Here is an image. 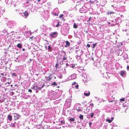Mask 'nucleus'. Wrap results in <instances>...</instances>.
Returning <instances> with one entry per match:
<instances>
[{
	"label": "nucleus",
	"instance_id": "obj_10",
	"mask_svg": "<svg viewBox=\"0 0 129 129\" xmlns=\"http://www.w3.org/2000/svg\"><path fill=\"white\" fill-rule=\"evenodd\" d=\"M106 121L108 122L109 123H110L112 122V120H111L110 119H109L108 118H107L106 119Z\"/></svg>",
	"mask_w": 129,
	"mask_h": 129
},
{
	"label": "nucleus",
	"instance_id": "obj_55",
	"mask_svg": "<svg viewBox=\"0 0 129 129\" xmlns=\"http://www.w3.org/2000/svg\"><path fill=\"white\" fill-rule=\"evenodd\" d=\"M105 129H106V127L105 128Z\"/></svg>",
	"mask_w": 129,
	"mask_h": 129
},
{
	"label": "nucleus",
	"instance_id": "obj_16",
	"mask_svg": "<svg viewBox=\"0 0 129 129\" xmlns=\"http://www.w3.org/2000/svg\"><path fill=\"white\" fill-rule=\"evenodd\" d=\"M104 76L106 78H107V77H109V76L107 74V73H106L105 74Z\"/></svg>",
	"mask_w": 129,
	"mask_h": 129
},
{
	"label": "nucleus",
	"instance_id": "obj_46",
	"mask_svg": "<svg viewBox=\"0 0 129 129\" xmlns=\"http://www.w3.org/2000/svg\"><path fill=\"white\" fill-rule=\"evenodd\" d=\"M63 52L65 54H66V52L64 51H63Z\"/></svg>",
	"mask_w": 129,
	"mask_h": 129
},
{
	"label": "nucleus",
	"instance_id": "obj_37",
	"mask_svg": "<svg viewBox=\"0 0 129 129\" xmlns=\"http://www.w3.org/2000/svg\"><path fill=\"white\" fill-rule=\"evenodd\" d=\"M114 119V118L113 117H112L111 118V120H112V121L113 120V119Z\"/></svg>",
	"mask_w": 129,
	"mask_h": 129
},
{
	"label": "nucleus",
	"instance_id": "obj_25",
	"mask_svg": "<svg viewBox=\"0 0 129 129\" xmlns=\"http://www.w3.org/2000/svg\"><path fill=\"white\" fill-rule=\"evenodd\" d=\"M59 65L57 63H56L55 65V67L56 68H58V67Z\"/></svg>",
	"mask_w": 129,
	"mask_h": 129
},
{
	"label": "nucleus",
	"instance_id": "obj_21",
	"mask_svg": "<svg viewBox=\"0 0 129 129\" xmlns=\"http://www.w3.org/2000/svg\"><path fill=\"white\" fill-rule=\"evenodd\" d=\"M79 118L80 119H83V116L82 115H80L79 116Z\"/></svg>",
	"mask_w": 129,
	"mask_h": 129
},
{
	"label": "nucleus",
	"instance_id": "obj_44",
	"mask_svg": "<svg viewBox=\"0 0 129 129\" xmlns=\"http://www.w3.org/2000/svg\"><path fill=\"white\" fill-rule=\"evenodd\" d=\"M51 79V78H49V80H50Z\"/></svg>",
	"mask_w": 129,
	"mask_h": 129
},
{
	"label": "nucleus",
	"instance_id": "obj_14",
	"mask_svg": "<svg viewBox=\"0 0 129 129\" xmlns=\"http://www.w3.org/2000/svg\"><path fill=\"white\" fill-rule=\"evenodd\" d=\"M11 75L13 77H15L16 76H17V75L15 73H11Z\"/></svg>",
	"mask_w": 129,
	"mask_h": 129
},
{
	"label": "nucleus",
	"instance_id": "obj_1",
	"mask_svg": "<svg viewBox=\"0 0 129 129\" xmlns=\"http://www.w3.org/2000/svg\"><path fill=\"white\" fill-rule=\"evenodd\" d=\"M76 74H74L70 76L68 78L69 80H72L76 79Z\"/></svg>",
	"mask_w": 129,
	"mask_h": 129
},
{
	"label": "nucleus",
	"instance_id": "obj_29",
	"mask_svg": "<svg viewBox=\"0 0 129 129\" xmlns=\"http://www.w3.org/2000/svg\"><path fill=\"white\" fill-rule=\"evenodd\" d=\"M28 91L29 92H32L31 90L30 89H29Z\"/></svg>",
	"mask_w": 129,
	"mask_h": 129
},
{
	"label": "nucleus",
	"instance_id": "obj_6",
	"mask_svg": "<svg viewBox=\"0 0 129 129\" xmlns=\"http://www.w3.org/2000/svg\"><path fill=\"white\" fill-rule=\"evenodd\" d=\"M126 72L124 71H121L120 72V75L122 76H123L125 75Z\"/></svg>",
	"mask_w": 129,
	"mask_h": 129
},
{
	"label": "nucleus",
	"instance_id": "obj_51",
	"mask_svg": "<svg viewBox=\"0 0 129 129\" xmlns=\"http://www.w3.org/2000/svg\"><path fill=\"white\" fill-rule=\"evenodd\" d=\"M111 6H112V7H113V5H112Z\"/></svg>",
	"mask_w": 129,
	"mask_h": 129
},
{
	"label": "nucleus",
	"instance_id": "obj_43",
	"mask_svg": "<svg viewBox=\"0 0 129 129\" xmlns=\"http://www.w3.org/2000/svg\"><path fill=\"white\" fill-rule=\"evenodd\" d=\"M109 102H113V101H109Z\"/></svg>",
	"mask_w": 129,
	"mask_h": 129
},
{
	"label": "nucleus",
	"instance_id": "obj_42",
	"mask_svg": "<svg viewBox=\"0 0 129 129\" xmlns=\"http://www.w3.org/2000/svg\"><path fill=\"white\" fill-rule=\"evenodd\" d=\"M1 75H2V76H3L4 75V74L3 73H2L1 74Z\"/></svg>",
	"mask_w": 129,
	"mask_h": 129
},
{
	"label": "nucleus",
	"instance_id": "obj_2",
	"mask_svg": "<svg viewBox=\"0 0 129 129\" xmlns=\"http://www.w3.org/2000/svg\"><path fill=\"white\" fill-rule=\"evenodd\" d=\"M85 7L83 6L82 8L80 9V11L81 13H85L87 12V10L84 9Z\"/></svg>",
	"mask_w": 129,
	"mask_h": 129
},
{
	"label": "nucleus",
	"instance_id": "obj_41",
	"mask_svg": "<svg viewBox=\"0 0 129 129\" xmlns=\"http://www.w3.org/2000/svg\"><path fill=\"white\" fill-rule=\"evenodd\" d=\"M44 85H43L41 87H40V88H41L43 87L44 86Z\"/></svg>",
	"mask_w": 129,
	"mask_h": 129
},
{
	"label": "nucleus",
	"instance_id": "obj_40",
	"mask_svg": "<svg viewBox=\"0 0 129 129\" xmlns=\"http://www.w3.org/2000/svg\"><path fill=\"white\" fill-rule=\"evenodd\" d=\"M75 67V65H73L72 66V67L73 68L74 67Z\"/></svg>",
	"mask_w": 129,
	"mask_h": 129
},
{
	"label": "nucleus",
	"instance_id": "obj_47",
	"mask_svg": "<svg viewBox=\"0 0 129 129\" xmlns=\"http://www.w3.org/2000/svg\"><path fill=\"white\" fill-rule=\"evenodd\" d=\"M40 1V0H38V2H39V1Z\"/></svg>",
	"mask_w": 129,
	"mask_h": 129
},
{
	"label": "nucleus",
	"instance_id": "obj_8",
	"mask_svg": "<svg viewBox=\"0 0 129 129\" xmlns=\"http://www.w3.org/2000/svg\"><path fill=\"white\" fill-rule=\"evenodd\" d=\"M23 14H24V16L27 17L28 15V13L26 11H25L23 13Z\"/></svg>",
	"mask_w": 129,
	"mask_h": 129
},
{
	"label": "nucleus",
	"instance_id": "obj_28",
	"mask_svg": "<svg viewBox=\"0 0 129 129\" xmlns=\"http://www.w3.org/2000/svg\"><path fill=\"white\" fill-rule=\"evenodd\" d=\"M76 82H74L72 84V85H74L75 84H76Z\"/></svg>",
	"mask_w": 129,
	"mask_h": 129
},
{
	"label": "nucleus",
	"instance_id": "obj_13",
	"mask_svg": "<svg viewBox=\"0 0 129 129\" xmlns=\"http://www.w3.org/2000/svg\"><path fill=\"white\" fill-rule=\"evenodd\" d=\"M17 46L19 48H21L22 46L20 44H17Z\"/></svg>",
	"mask_w": 129,
	"mask_h": 129
},
{
	"label": "nucleus",
	"instance_id": "obj_20",
	"mask_svg": "<svg viewBox=\"0 0 129 129\" xmlns=\"http://www.w3.org/2000/svg\"><path fill=\"white\" fill-rule=\"evenodd\" d=\"M124 100H125V99L124 98L121 99H120V101L124 102Z\"/></svg>",
	"mask_w": 129,
	"mask_h": 129
},
{
	"label": "nucleus",
	"instance_id": "obj_11",
	"mask_svg": "<svg viewBox=\"0 0 129 129\" xmlns=\"http://www.w3.org/2000/svg\"><path fill=\"white\" fill-rule=\"evenodd\" d=\"M8 118L9 120H11L12 119V116L10 115H9L8 116Z\"/></svg>",
	"mask_w": 129,
	"mask_h": 129
},
{
	"label": "nucleus",
	"instance_id": "obj_38",
	"mask_svg": "<svg viewBox=\"0 0 129 129\" xmlns=\"http://www.w3.org/2000/svg\"><path fill=\"white\" fill-rule=\"evenodd\" d=\"M55 15L56 16H57L58 15V14H55Z\"/></svg>",
	"mask_w": 129,
	"mask_h": 129
},
{
	"label": "nucleus",
	"instance_id": "obj_12",
	"mask_svg": "<svg viewBox=\"0 0 129 129\" xmlns=\"http://www.w3.org/2000/svg\"><path fill=\"white\" fill-rule=\"evenodd\" d=\"M73 27L74 28H76L77 27V26L76 23H75L74 24Z\"/></svg>",
	"mask_w": 129,
	"mask_h": 129
},
{
	"label": "nucleus",
	"instance_id": "obj_48",
	"mask_svg": "<svg viewBox=\"0 0 129 129\" xmlns=\"http://www.w3.org/2000/svg\"><path fill=\"white\" fill-rule=\"evenodd\" d=\"M11 87H12V85H11Z\"/></svg>",
	"mask_w": 129,
	"mask_h": 129
},
{
	"label": "nucleus",
	"instance_id": "obj_31",
	"mask_svg": "<svg viewBox=\"0 0 129 129\" xmlns=\"http://www.w3.org/2000/svg\"><path fill=\"white\" fill-rule=\"evenodd\" d=\"M63 60H66V57H64L63 58Z\"/></svg>",
	"mask_w": 129,
	"mask_h": 129
},
{
	"label": "nucleus",
	"instance_id": "obj_45",
	"mask_svg": "<svg viewBox=\"0 0 129 129\" xmlns=\"http://www.w3.org/2000/svg\"><path fill=\"white\" fill-rule=\"evenodd\" d=\"M7 83L9 84H10V83L9 82H7Z\"/></svg>",
	"mask_w": 129,
	"mask_h": 129
},
{
	"label": "nucleus",
	"instance_id": "obj_36",
	"mask_svg": "<svg viewBox=\"0 0 129 129\" xmlns=\"http://www.w3.org/2000/svg\"><path fill=\"white\" fill-rule=\"evenodd\" d=\"M59 77L60 78H62V76L61 75H60Z\"/></svg>",
	"mask_w": 129,
	"mask_h": 129
},
{
	"label": "nucleus",
	"instance_id": "obj_33",
	"mask_svg": "<svg viewBox=\"0 0 129 129\" xmlns=\"http://www.w3.org/2000/svg\"><path fill=\"white\" fill-rule=\"evenodd\" d=\"M63 16V14H62L61 15H60L59 16V17L60 18H61V17H62Z\"/></svg>",
	"mask_w": 129,
	"mask_h": 129
},
{
	"label": "nucleus",
	"instance_id": "obj_19",
	"mask_svg": "<svg viewBox=\"0 0 129 129\" xmlns=\"http://www.w3.org/2000/svg\"><path fill=\"white\" fill-rule=\"evenodd\" d=\"M114 13V12L112 11L108 12V15H109V14H113Z\"/></svg>",
	"mask_w": 129,
	"mask_h": 129
},
{
	"label": "nucleus",
	"instance_id": "obj_27",
	"mask_svg": "<svg viewBox=\"0 0 129 129\" xmlns=\"http://www.w3.org/2000/svg\"><path fill=\"white\" fill-rule=\"evenodd\" d=\"M87 47H88V48H89V47H90V45L89 44H88L87 45Z\"/></svg>",
	"mask_w": 129,
	"mask_h": 129
},
{
	"label": "nucleus",
	"instance_id": "obj_3",
	"mask_svg": "<svg viewBox=\"0 0 129 129\" xmlns=\"http://www.w3.org/2000/svg\"><path fill=\"white\" fill-rule=\"evenodd\" d=\"M84 94L85 96H88L90 95V92L89 91H85Z\"/></svg>",
	"mask_w": 129,
	"mask_h": 129
},
{
	"label": "nucleus",
	"instance_id": "obj_34",
	"mask_svg": "<svg viewBox=\"0 0 129 129\" xmlns=\"http://www.w3.org/2000/svg\"><path fill=\"white\" fill-rule=\"evenodd\" d=\"M59 26V25L58 24V22L57 24L56 25V26L57 27H58Z\"/></svg>",
	"mask_w": 129,
	"mask_h": 129
},
{
	"label": "nucleus",
	"instance_id": "obj_24",
	"mask_svg": "<svg viewBox=\"0 0 129 129\" xmlns=\"http://www.w3.org/2000/svg\"><path fill=\"white\" fill-rule=\"evenodd\" d=\"M48 50H51V48L50 46H48Z\"/></svg>",
	"mask_w": 129,
	"mask_h": 129
},
{
	"label": "nucleus",
	"instance_id": "obj_30",
	"mask_svg": "<svg viewBox=\"0 0 129 129\" xmlns=\"http://www.w3.org/2000/svg\"><path fill=\"white\" fill-rule=\"evenodd\" d=\"M91 124H92V123L91 122H89V125L90 127V126H91Z\"/></svg>",
	"mask_w": 129,
	"mask_h": 129
},
{
	"label": "nucleus",
	"instance_id": "obj_4",
	"mask_svg": "<svg viewBox=\"0 0 129 129\" xmlns=\"http://www.w3.org/2000/svg\"><path fill=\"white\" fill-rule=\"evenodd\" d=\"M33 88L35 90H40L41 89V88L39 87L38 86H36L33 87Z\"/></svg>",
	"mask_w": 129,
	"mask_h": 129
},
{
	"label": "nucleus",
	"instance_id": "obj_7",
	"mask_svg": "<svg viewBox=\"0 0 129 129\" xmlns=\"http://www.w3.org/2000/svg\"><path fill=\"white\" fill-rule=\"evenodd\" d=\"M56 32L51 33V34H50V35L53 37H55L56 36Z\"/></svg>",
	"mask_w": 129,
	"mask_h": 129
},
{
	"label": "nucleus",
	"instance_id": "obj_23",
	"mask_svg": "<svg viewBox=\"0 0 129 129\" xmlns=\"http://www.w3.org/2000/svg\"><path fill=\"white\" fill-rule=\"evenodd\" d=\"M96 44H93L92 45L93 46V48H94L96 45Z\"/></svg>",
	"mask_w": 129,
	"mask_h": 129
},
{
	"label": "nucleus",
	"instance_id": "obj_18",
	"mask_svg": "<svg viewBox=\"0 0 129 129\" xmlns=\"http://www.w3.org/2000/svg\"><path fill=\"white\" fill-rule=\"evenodd\" d=\"M78 53H79V52H80V54H79V55H81L82 54V50H79L78 51Z\"/></svg>",
	"mask_w": 129,
	"mask_h": 129
},
{
	"label": "nucleus",
	"instance_id": "obj_49",
	"mask_svg": "<svg viewBox=\"0 0 129 129\" xmlns=\"http://www.w3.org/2000/svg\"><path fill=\"white\" fill-rule=\"evenodd\" d=\"M32 38V37H30V39L31 38V39Z\"/></svg>",
	"mask_w": 129,
	"mask_h": 129
},
{
	"label": "nucleus",
	"instance_id": "obj_39",
	"mask_svg": "<svg viewBox=\"0 0 129 129\" xmlns=\"http://www.w3.org/2000/svg\"><path fill=\"white\" fill-rule=\"evenodd\" d=\"M61 122L62 123H64V122L62 121H61Z\"/></svg>",
	"mask_w": 129,
	"mask_h": 129
},
{
	"label": "nucleus",
	"instance_id": "obj_17",
	"mask_svg": "<svg viewBox=\"0 0 129 129\" xmlns=\"http://www.w3.org/2000/svg\"><path fill=\"white\" fill-rule=\"evenodd\" d=\"M90 114L91 117L92 118L93 116L94 115V113H91Z\"/></svg>",
	"mask_w": 129,
	"mask_h": 129
},
{
	"label": "nucleus",
	"instance_id": "obj_9",
	"mask_svg": "<svg viewBox=\"0 0 129 129\" xmlns=\"http://www.w3.org/2000/svg\"><path fill=\"white\" fill-rule=\"evenodd\" d=\"M14 116L16 117L17 119H18L20 117V116L19 115L15 114L14 115Z\"/></svg>",
	"mask_w": 129,
	"mask_h": 129
},
{
	"label": "nucleus",
	"instance_id": "obj_26",
	"mask_svg": "<svg viewBox=\"0 0 129 129\" xmlns=\"http://www.w3.org/2000/svg\"><path fill=\"white\" fill-rule=\"evenodd\" d=\"M75 87L77 89L78 88V85H77L75 86Z\"/></svg>",
	"mask_w": 129,
	"mask_h": 129
},
{
	"label": "nucleus",
	"instance_id": "obj_54",
	"mask_svg": "<svg viewBox=\"0 0 129 129\" xmlns=\"http://www.w3.org/2000/svg\"><path fill=\"white\" fill-rule=\"evenodd\" d=\"M45 48H46L47 47H45Z\"/></svg>",
	"mask_w": 129,
	"mask_h": 129
},
{
	"label": "nucleus",
	"instance_id": "obj_50",
	"mask_svg": "<svg viewBox=\"0 0 129 129\" xmlns=\"http://www.w3.org/2000/svg\"><path fill=\"white\" fill-rule=\"evenodd\" d=\"M22 50H24V49H23Z\"/></svg>",
	"mask_w": 129,
	"mask_h": 129
},
{
	"label": "nucleus",
	"instance_id": "obj_5",
	"mask_svg": "<svg viewBox=\"0 0 129 129\" xmlns=\"http://www.w3.org/2000/svg\"><path fill=\"white\" fill-rule=\"evenodd\" d=\"M66 44L65 45V47H67L70 46V43L68 41H66L65 42Z\"/></svg>",
	"mask_w": 129,
	"mask_h": 129
},
{
	"label": "nucleus",
	"instance_id": "obj_53",
	"mask_svg": "<svg viewBox=\"0 0 129 129\" xmlns=\"http://www.w3.org/2000/svg\"><path fill=\"white\" fill-rule=\"evenodd\" d=\"M57 62H58V60H57Z\"/></svg>",
	"mask_w": 129,
	"mask_h": 129
},
{
	"label": "nucleus",
	"instance_id": "obj_32",
	"mask_svg": "<svg viewBox=\"0 0 129 129\" xmlns=\"http://www.w3.org/2000/svg\"><path fill=\"white\" fill-rule=\"evenodd\" d=\"M15 126V124H14V123H13L12 126V127H14Z\"/></svg>",
	"mask_w": 129,
	"mask_h": 129
},
{
	"label": "nucleus",
	"instance_id": "obj_22",
	"mask_svg": "<svg viewBox=\"0 0 129 129\" xmlns=\"http://www.w3.org/2000/svg\"><path fill=\"white\" fill-rule=\"evenodd\" d=\"M52 85L56 86L57 85V84L55 82H54L52 84Z\"/></svg>",
	"mask_w": 129,
	"mask_h": 129
},
{
	"label": "nucleus",
	"instance_id": "obj_52",
	"mask_svg": "<svg viewBox=\"0 0 129 129\" xmlns=\"http://www.w3.org/2000/svg\"><path fill=\"white\" fill-rule=\"evenodd\" d=\"M91 104V105H93V104Z\"/></svg>",
	"mask_w": 129,
	"mask_h": 129
},
{
	"label": "nucleus",
	"instance_id": "obj_15",
	"mask_svg": "<svg viewBox=\"0 0 129 129\" xmlns=\"http://www.w3.org/2000/svg\"><path fill=\"white\" fill-rule=\"evenodd\" d=\"M74 119L73 118H70L69 119V120L70 121H74Z\"/></svg>",
	"mask_w": 129,
	"mask_h": 129
},
{
	"label": "nucleus",
	"instance_id": "obj_35",
	"mask_svg": "<svg viewBox=\"0 0 129 129\" xmlns=\"http://www.w3.org/2000/svg\"><path fill=\"white\" fill-rule=\"evenodd\" d=\"M129 66H127V69L128 70H129Z\"/></svg>",
	"mask_w": 129,
	"mask_h": 129
}]
</instances>
